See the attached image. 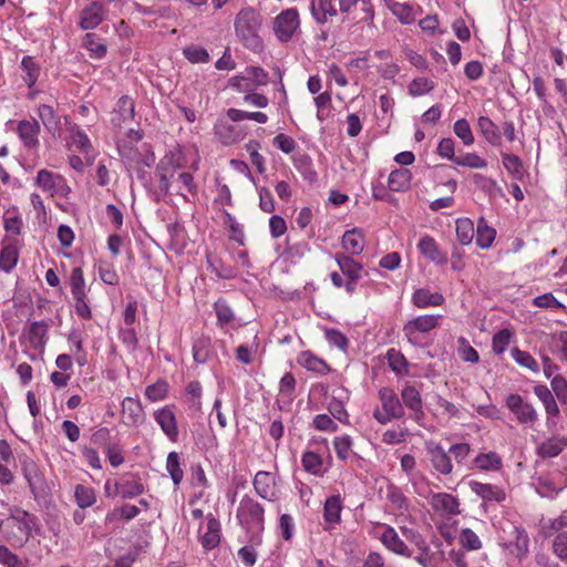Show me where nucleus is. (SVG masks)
<instances>
[{"mask_svg": "<svg viewBox=\"0 0 567 567\" xmlns=\"http://www.w3.org/2000/svg\"><path fill=\"white\" fill-rule=\"evenodd\" d=\"M261 25L260 14L252 8L241 9L234 22L236 35L249 50L258 52L262 49V41L258 34Z\"/></svg>", "mask_w": 567, "mask_h": 567, "instance_id": "obj_1", "label": "nucleus"}, {"mask_svg": "<svg viewBox=\"0 0 567 567\" xmlns=\"http://www.w3.org/2000/svg\"><path fill=\"white\" fill-rule=\"evenodd\" d=\"M183 167L182 156L179 153L169 151L157 163L155 175L158 178V187L165 195L169 193L172 181H176L178 169Z\"/></svg>", "mask_w": 567, "mask_h": 567, "instance_id": "obj_2", "label": "nucleus"}, {"mask_svg": "<svg viewBox=\"0 0 567 567\" xmlns=\"http://www.w3.org/2000/svg\"><path fill=\"white\" fill-rule=\"evenodd\" d=\"M237 518L246 528H264V507L249 496H244L237 509Z\"/></svg>", "mask_w": 567, "mask_h": 567, "instance_id": "obj_3", "label": "nucleus"}, {"mask_svg": "<svg viewBox=\"0 0 567 567\" xmlns=\"http://www.w3.org/2000/svg\"><path fill=\"white\" fill-rule=\"evenodd\" d=\"M506 406L520 424H534L538 420V413L535 408L530 403L525 402L519 394L511 393L507 395Z\"/></svg>", "mask_w": 567, "mask_h": 567, "instance_id": "obj_4", "label": "nucleus"}, {"mask_svg": "<svg viewBox=\"0 0 567 567\" xmlns=\"http://www.w3.org/2000/svg\"><path fill=\"white\" fill-rule=\"evenodd\" d=\"M299 27V14L296 9H287L275 19L274 30L281 42H288Z\"/></svg>", "mask_w": 567, "mask_h": 567, "instance_id": "obj_5", "label": "nucleus"}, {"mask_svg": "<svg viewBox=\"0 0 567 567\" xmlns=\"http://www.w3.org/2000/svg\"><path fill=\"white\" fill-rule=\"evenodd\" d=\"M21 467L24 478L27 480L30 491L35 498L45 493L47 483L38 464L30 457L21 460Z\"/></svg>", "mask_w": 567, "mask_h": 567, "instance_id": "obj_6", "label": "nucleus"}, {"mask_svg": "<svg viewBox=\"0 0 567 567\" xmlns=\"http://www.w3.org/2000/svg\"><path fill=\"white\" fill-rule=\"evenodd\" d=\"M106 12L102 2L92 1L80 11L78 24L82 30H93L104 21Z\"/></svg>", "mask_w": 567, "mask_h": 567, "instance_id": "obj_7", "label": "nucleus"}, {"mask_svg": "<svg viewBox=\"0 0 567 567\" xmlns=\"http://www.w3.org/2000/svg\"><path fill=\"white\" fill-rule=\"evenodd\" d=\"M439 326V317L433 315L419 316L403 327V333L412 344L417 343L416 333H426Z\"/></svg>", "mask_w": 567, "mask_h": 567, "instance_id": "obj_8", "label": "nucleus"}, {"mask_svg": "<svg viewBox=\"0 0 567 567\" xmlns=\"http://www.w3.org/2000/svg\"><path fill=\"white\" fill-rule=\"evenodd\" d=\"M145 492L141 477L135 473H126L115 484V493L124 499L134 498Z\"/></svg>", "mask_w": 567, "mask_h": 567, "instance_id": "obj_9", "label": "nucleus"}, {"mask_svg": "<svg viewBox=\"0 0 567 567\" xmlns=\"http://www.w3.org/2000/svg\"><path fill=\"white\" fill-rule=\"evenodd\" d=\"M154 419L165 435L173 442L178 439L177 421L174 413V406L166 405L154 412Z\"/></svg>", "mask_w": 567, "mask_h": 567, "instance_id": "obj_10", "label": "nucleus"}, {"mask_svg": "<svg viewBox=\"0 0 567 567\" xmlns=\"http://www.w3.org/2000/svg\"><path fill=\"white\" fill-rule=\"evenodd\" d=\"M135 115V103L134 100L128 95H122L112 112L111 123L115 127H122V125L128 121H132Z\"/></svg>", "mask_w": 567, "mask_h": 567, "instance_id": "obj_11", "label": "nucleus"}, {"mask_svg": "<svg viewBox=\"0 0 567 567\" xmlns=\"http://www.w3.org/2000/svg\"><path fill=\"white\" fill-rule=\"evenodd\" d=\"M433 468L442 475H450L453 471L451 455L440 444L426 446Z\"/></svg>", "mask_w": 567, "mask_h": 567, "instance_id": "obj_12", "label": "nucleus"}, {"mask_svg": "<svg viewBox=\"0 0 567 567\" xmlns=\"http://www.w3.org/2000/svg\"><path fill=\"white\" fill-rule=\"evenodd\" d=\"M17 133L27 148L32 150L39 146L40 124L35 118L20 121Z\"/></svg>", "mask_w": 567, "mask_h": 567, "instance_id": "obj_13", "label": "nucleus"}, {"mask_svg": "<svg viewBox=\"0 0 567 567\" xmlns=\"http://www.w3.org/2000/svg\"><path fill=\"white\" fill-rule=\"evenodd\" d=\"M514 540L505 544V547L509 549L518 561H522L529 551V537L525 528L514 526L513 528Z\"/></svg>", "mask_w": 567, "mask_h": 567, "instance_id": "obj_14", "label": "nucleus"}, {"mask_svg": "<svg viewBox=\"0 0 567 567\" xmlns=\"http://www.w3.org/2000/svg\"><path fill=\"white\" fill-rule=\"evenodd\" d=\"M417 249L425 258L436 265H445L447 262L446 254L441 251L436 240L429 235H424L419 240Z\"/></svg>", "mask_w": 567, "mask_h": 567, "instance_id": "obj_15", "label": "nucleus"}, {"mask_svg": "<svg viewBox=\"0 0 567 567\" xmlns=\"http://www.w3.org/2000/svg\"><path fill=\"white\" fill-rule=\"evenodd\" d=\"M254 488L256 493L264 499L275 502L277 493L275 481L269 472L259 471L254 478Z\"/></svg>", "mask_w": 567, "mask_h": 567, "instance_id": "obj_16", "label": "nucleus"}, {"mask_svg": "<svg viewBox=\"0 0 567 567\" xmlns=\"http://www.w3.org/2000/svg\"><path fill=\"white\" fill-rule=\"evenodd\" d=\"M430 504L435 512H442L447 515L460 514L458 499L447 493H435L430 498Z\"/></svg>", "mask_w": 567, "mask_h": 567, "instance_id": "obj_17", "label": "nucleus"}, {"mask_svg": "<svg viewBox=\"0 0 567 567\" xmlns=\"http://www.w3.org/2000/svg\"><path fill=\"white\" fill-rule=\"evenodd\" d=\"M401 530L406 539L413 542L415 546H419L420 554L415 556L414 559L421 566L429 567L432 563V555L430 553V547L424 538L412 528L402 527Z\"/></svg>", "mask_w": 567, "mask_h": 567, "instance_id": "obj_18", "label": "nucleus"}, {"mask_svg": "<svg viewBox=\"0 0 567 567\" xmlns=\"http://www.w3.org/2000/svg\"><path fill=\"white\" fill-rule=\"evenodd\" d=\"M534 393L544 404L545 411L547 413V424L549 425L553 423L555 425L556 422L553 421V419L558 416L560 411L550 390L547 388V385L537 384L534 386Z\"/></svg>", "mask_w": 567, "mask_h": 567, "instance_id": "obj_19", "label": "nucleus"}, {"mask_svg": "<svg viewBox=\"0 0 567 567\" xmlns=\"http://www.w3.org/2000/svg\"><path fill=\"white\" fill-rule=\"evenodd\" d=\"M567 446V437L551 436L537 445L536 453L542 458H551L558 456Z\"/></svg>", "mask_w": 567, "mask_h": 567, "instance_id": "obj_20", "label": "nucleus"}, {"mask_svg": "<svg viewBox=\"0 0 567 567\" xmlns=\"http://www.w3.org/2000/svg\"><path fill=\"white\" fill-rule=\"evenodd\" d=\"M379 396L382 402V409L390 412V416H395V419L403 417L404 410L402 403L391 388H381Z\"/></svg>", "mask_w": 567, "mask_h": 567, "instance_id": "obj_21", "label": "nucleus"}, {"mask_svg": "<svg viewBox=\"0 0 567 567\" xmlns=\"http://www.w3.org/2000/svg\"><path fill=\"white\" fill-rule=\"evenodd\" d=\"M470 487L484 501L501 503L506 498L505 492L496 485L472 481Z\"/></svg>", "mask_w": 567, "mask_h": 567, "instance_id": "obj_22", "label": "nucleus"}, {"mask_svg": "<svg viewBox=\"0 0 567 567\" xmlns=\"http://www.w3.org/2000/svg\"><path fill=\"white\" fill-rule=\"evenodd\" d=\"M382 544L391 551L402 555L405 557H411V551L404 542L399 537L395 529L391 526H386L384 532L381 535Z\"/></svg>", "mask_w": 567, "mask_h": 567, "instance_id": "obj_23", "label": "nucleus"}, {"mask_svg": "<svg viewBox=\"0 0 567 567\" xmlns=\"http://www.w3.org/2000/svg\"><path fill=\"white\" fill-rule=\"evenodd\" d=\"M403 404L414 412V420L420 421L424 416L422 399L419 391L411 385L403 388L401 391Z\"/></svg>", "mask_w": 567, "mask_h": 567, "instance_id": "obj_24", "label": "nucleus"}, {"mask_svg": "<svg viewBox=\"0 0 567 567\" xmlns=\"http://www.w3.org/2000/svg\"><path fill=\"white\" fill-rule=\"evenodd\" d=\"M206 532L202 535L200 542L206 550H212L220 543V523L213 515L207 516Z\"/></svg>", "mask_w": 567, "mask_h": 567, "instance_id": "obj_25", "label": "nucleus"}, {"mask_svg": "<svg viewBox=\"0 0 567 567\" xmlns=\"http://www.w3.org/2000/svg\"><path fill=\"white\" fill-rule=\"evenodd\" d=\"M342 248L350 255H360L364 249V236L358 228L347 230L341 240Z\"/></svg>", "mask_w": 567, "mask_h": 567, "instance_id": "obj_26", "label": "nucleus"}, {"mask_svg": "<svg viewBox=\"0 0 567 567\" xmlns=\"http://www.w3.org/2000/svg\"><path fill=\"white\" fill-rule=\"evenodd\" d=\"M122 412L126 425H137L143 421V408L137 400L125 398L122 402Z\"/></svg>", "mask_w": 567, "mask_h": 567, "instance_id": "obj_27", "label": "nucleus"}, {"mask_svg": "<svg viewBox=\"0 0 567 567\" xmlns=\"http://www.w3.org/2000/svg\"><path fill=\"white\" fill-rule=\"evenodd\" d=\"M310 10L316 22L320 24H324L329 17H336L338 13L332 0H312Z\"/></svg>", "mask_w": 567, "mask_h": 567, "instance_id": "obj_28", "label": "nucleus"}, {"mask_svg": "<svg viewBox=\"0 0 567 567\" xmlns=\"http://www.w3.org/2000/svg\"><path fill=\"white\" fill-rule=\"evenodd\" d=\"M297 361L305 369L322 375L330 371L329 364L323 359L315 355L311 351H302Z\"/></svg>", "mask_w": 567, "mask_h": 567, "instance_id": "obj_29", "label": "nucleus"}, {"mask_svg": "<svg viewBox=\"0 0 567 567\" xmlns=\"http://www.w3.org/2000/svg\"><path fill=\"white\" fill-rule=\"evenodd\" d=\"M334 259L347 278L359 279L363 269L362 265L357 262L351 256L338 252L334 255Z\"/></svg>", "mask_w": 567, "mask_h": 567, "instance_id": "obj_30", "label": "nucleus"}, {"mask_svg": "<svg viewBox=\"0 0 567 567\" xmlns=\"http://www.w3.org/2000/svg\"><path fill=\"white\" fill-rule=\"evenodd\" d=\"M20 68L23 71L22 79L29 89H32L40 75L41 66L31 55H24L21 60Z\"/></svg>", "mask_w": 567, "mask_h": 567, "instance_id": "obj_31", "label": "nucleus"}, {"mask_svg": "<svg viewBox=\"0 0 567 567\" xmlns=\"http://www.w3.org/2000/svg\"><path fill=\"white\" fill-rule=\"evenodd\" d=\"M414 306L417 308H426L431 306H441L444 297L439 292H431L429 289H416L412 297Z\"/></svg>", "mask_w": 567, "mask_h": 567, "instance_id": "obj_32", "label": "nucleus"}, {"mask_svg": "<svg viewBox=\"0 0 567 567\" xmlns=\"http://www.w3.org/2000/svg\"><path fill=\"white\" fill-rule=\"evenodd\" d=\"M213 354V346L209 337L200 336L195 339L193 343V358L194 361L204 364L206 363Z\"/></svg>", "mask_w": 567, "mask_h": 567, "instance_id": "obj_33", "label": "nucleus"}, {"mask_svg": "<svg viewBox=\"0 0 567 567\" xmlns=\"http://www.w3.org/2000/svg\"><path fill=\"white\" fill-rule=\"evenodd\" d=\"M49 326L45 321H34L28 329V340L34 349L43 348L47 342Z\"/></svg>", "mask_w": 567, "mask_h": 567, "instance_id": "obj_34", "label": "nucleus"}, {"mask_svg": "<svg viewBox=\"0 0 567 567\" xmlns=\"http://www.w3.org/2000/svg\"><path fill=\"white\" fill-rule=\"evenodd\" d=\"M83 47L90 52V56L94 59H102L107 52V48L103 39L93 32L85 34L83 39Z\"/></svg>", "mask_w": 567, "mask_h": 567, "instance_id": "obj_35", "label": "nucleus"}, {"mask_svg": "<svg viewBox=\"0 0 567 567\" xmlns=\"http://www.w3.org/2000/svg\"><path fill=\"white\" fill-rule=\"evenodd\" d=\"M412 174L406 168L394 169L388 181V186L392 192H405L410 187Z\"/></svg>", "mask_w": 567, "mask_h": 567, "instance_id": "obj_36", "label": "nucleus"}, {"mask_svg": "<svg viewBox=\"0 0 567 567\" xmlns=\"http://www.w3.org/2000/svg\"><path fill=\"white\" fill-rule=\"evenodd\" d=\"M480 132L492 145H498L501 142V131L498 126L488 117L480 116L477 120Z\"/></svg>", "mask_w": 567, "mask_h": 567, "instance_id": "obj_37", "label": "nucleus"}, {"mask_svg": "<svg viewBox=\"0 0 567 567\" xmlns=\"http://www.w3.org/2000/svg\"><path fill=\"white\" fill-rule=\"evenodd\" d=\"M495 236L496 230L487 225L484 217H481L476 228V245L482 249H487L492 246Z\"/></svg>", "mask_w": 567, "mask_h": 567, "instance_id": "obj_38", "label": "nucleus"}, {"mask_svg": "<svg viewBox=\"0 0 567 567\" xmlns=\"http://www.w3.org/2000/svg\"><path fill=\"white\" fill-rule=\"evenodd\" d=\"M70 140L76 150L82 154L93 152V146L85 132L76 124L70 127Z\"/></svg>", "mask_w": 567, "mask_h": 567, "instance_id": "obj_39", "label": "nucleus"}, {"mask_svg": "<svg viewBox=\"0 0 567 567\" xmlns=\"http://www.w3.org/2000/svg\"><path fill=\"white\" fill-rule=\"evenodd\" d=\"M342 509V502L340 495H332L324 502L323 517L326 522L338 524L340 522V513Z\"/></svg>", "mask_w": 567, "mask_h": 567, "instance_id": "obj_40", "label": "nucleus"}, {"mask_svg": "<svg viewBox=\"0 0 567 567\" xmlns=\"http://www.w3.org/2000/svg\"><path fill=\"white\" fill-rule=\"evenodd\" d=\"M19 250L16 244L4 245L0 251V269L10 272L17 265Z\"/></svg>", "mask_w": 567, "mask_h": 567, "instance_id": "obj_41", "label": "nucleus"}, {"mask_svg": "<svg viewBox=\"0 0 567 567\" xmlns=\"http://www.w3.org/2000/svg\"><path fill=\"white\" fill-rule=\"evenodd\" d=\"M474 463L482 471H498L502 467V458L496 452L481 453Z\"/></svg>", "mask_w": 567, "mask_h": 567, "instance_id": "obj_42", "label": "nucleus"}, {"mask_svg": "<svg viewBox=\"0 0 567 567\" xmlns=\"http://www.w3.org/2000/svg\"><path fill=\"white\" fill-rule=\"evenodd\" d=\"M74 498L81 509L92 506L96 502L95 491L91 486L78 484L74 488Z\"/></svg>", "mask_w": 567, "mask_h": 567, "instance_id": "obj_43", "label": "nucleus"}, {"mask_svg": "<svg viewBox=\"0 0 567 567\" xmlns=\"http://www.w3.org/2000/svg\"><path fill=\"white\" fill-rule=\"evenodd\" d=\"M502 161L507 172L516 179L523 181L526 175L522 159L514 154H502Z\"/></svg>", "mask_w": 567, "mask_h": 567, "instance_id": "obj_44", "label": "nucleus"}, {"mask_svg": "<svg viewBox=\"0 0 567 567\" xmlns=\"http://www.w3.org/2000/svg\"><path fill=\"white\" fill-rule=\"evenodd\" d=\"M474 224L468 218H460L456 220V236L461 245L467 246L474 238Z\"/></svg>", "mask_w": 567, "mask_h": 567, "instance_id": "obj_45", "label": "nucleus"}, {"mask_svg": "<svg viewBox=\"0 0 567 567\" xmlns=\"http://www.w3.org/2000/svg\"><path fill=\"white\" fill-rule=\"evenodd\" d=\"M92 434L90 437L91 444L94 446V449H106L109 445H111L114 441H116V437H112L111 430L104 426H99L95 429H92Z\"/></svg>", "mask_w": 567, "mask_h": 567, "instance_id": "obj_46", "label": "nucleus"}, {"mask_svg": "<svg viewBox=\"0 0 567 567\" xmlns=\"http://www.w3.org/2000/svg\"><path fill=\"white\" fill-rule=\"evenodd\" d=\"M386 359L390 368L396 374H408L409 373V362L405 357L394 348H391L386 352Z\"/></svg>", "mask_w": 567, "mask_h": 567, "instance_id": "obj_47", "label": "nucleus"}, {"mask_svg": "<svg viewBox=\"0 0 567 567\" xmlns=\"http://www.w3.org/2000/svg\"><path fill=\"white\" fill-rule=\"evenodd\" d=\"M301 463H302L303 468L308 473H311L313 475H322L323 474V471H322L323 461L319 454L311 452V451H307L303 453V455L301 457Z\"/></svg>", "mask_w": 567, "mask_h": 567, "instance_id": "obj_48", "label": "nucleus"}, {"mask_svg": "<svg viewBox=\"0 0 567 567\" xmlns=\"http://www.w3.org/2000/svg\"><path fill=\"white\" fill-rule=\"evenodd\" d=\"M176 182L178 184L177 195L186 198L185 192L190 194L192 196H196L198 193V187L194 182V176L188 172L178 173L176 177Z\"/></svg>", "mask_w": 567, "mask_h": 567, "instance_id": "obj_49", "label": "nucleus"}, {"mask_svg": "<svg viewBox=\"0 0 567 567\" xmlns=\"http://www.w3.org/2000/svg\"><path fill=\"white\" fill-rule=\"evenodd\" d=\"M389 9L403 24H411L415 21L413 8L409 3L393 2Z\"/></svg>", "mask_w": 567, "mask_h": 567, "instance_id": "obj_50", "label": "nucleus"}, {"mask_svg": "<svg viewBox=\"0 0 567 567\" xmlns=\"http://www.w3.org/2000/svg\"><path fill=\"white\" fill-rule=\"evenodd\" d=\"M296 384V379L290 372L285 373L280 379L279 396H281L287 403H291L295 399Z\"/></svg>", "mask_w": 567, "mask_h": 567, "instance_id": "obj_51", "label": "nucleus"}, {"mask_svg": "<svg viewBox=\"0 0 567 567\" xmlns=\"http://www.w3.org/2000/svg\"><path fill=\"white\" fill-rule=\"evenodd\" d=\"M227 116L233 122H240L244 120H252L260 124H265L268 121L267 114L262 112H246L238 109H229L227 111Z\"/></svg>", "mask_w": 567, "mask_h": 567, "instance_id": "obj_52", "label": "nucleus"}, {"mask_svg": "<svg viewBox=\"0 0 567 567\" xmlns=\"http://www.w3.org/2000/svg\"><path fill=\"white\" fill-rule=\"evenodd\" d=\"M214 310L216 312L217 322L220 327L227 326L235 318L234 311L231 310V308L229 307L225 299H218L214 303Z\"/></svg>", "mask_w": 567, "mask_h": 567, "instance_id": "obj_53", "label": "nucleus"}, {"mask_svg": "<svg viewBox=\"0 0 567 567\" xmlns=\"http://www.w3.org/2000/svg\"><path fill=\"white\" fill-rule=\"evenodd\" d=\"M435 87V83L427 78H415L409 84V94L411 96H421L430 93Z\"/></svg>", "mask_w": 567, "mask_h": 567, "instance_id": "obj_54", "label": "nucleus"}, {"mask_svg": "<svg viewBox=\"0 0 567 567\" xmlns=\"http://www.w3.org/2000/svg\"><path fill=\"white\" fill-rule=\"evenodd\" d=\"M352 445H353V441L350 435L344 434L341 436H336L333 440V447H334L337 457L340 461L348 460L352 452V450H351Z\"/></svg>", "mask_w": 567, "mask_h": 567, "instance_id": "obj_55", "label": "nucleus"}, {"mask_svg": "<svg viewBox=\"0 0 567 567\" xmlns=\"http://www.w3.org/2000/svg\"><path fill=\"white\" fill-rule=\"evenodd\" d=\"M56 178L62 179L60 175H54L48 169H40L37 175V185L42 188V190L53 194L56 192Z\"/></svg>", "mask_w": 567, "mask_h": 567, "instance_id": "obj_56", "label": "nucleus"}, {"mask_svg": "<svg viewBox=\"0 0 567 567\" xmlns=\"http://www.w3.org/2000/svg\"><path fill=\"white\" fill-rule=\"evenodd\" d=\"M166 470L169 473L174 485H179L184 477V473L181 468L179 456L177 452H171L168 454L166 461Z\"/></svg>", "mask_w": 567, "mask_h": 567, "instance_id": "obj_57", "label": "nucleus"}, {"mask_svg": "<svg viewBox=\"0 0 567 567\" xmlns=\"http://www.w3.org/2000/svg\"><path fill=\"white\" fill-rule=\"evenodd\" d=\"M38 114L48 131H55L59 127V118L51 105H40Z\"/></svg>", "mask_w": 567, "mask_h": 567, "instance_id": "obj_58", "label": "nucleus"}, {"mask_svg": "<svg viewBox=\"0 0 567 567\" xmlns=\"http://www.w3.org/2000/svg\"><path fill=\"white\" fill-rule=\"evenodd\" d=\"M565 527H567V516L560 515L554 519L542 523L540 533L545 538H548Z\"/></svg>", "mask_w": 567, "mask_h": 567, "instance_id": "obj_59", "label": "nucleus"}, {"mask_svg": "<svg viewBox=\"0 0 567 567\" xmlns=\"http://www.w3.org/2000/svg\"><path fill=\"white\" fill-rule=\"evenodd\" d=\"M70 288L73 297L86 295L85 280L81 267L72 269L70 275Z\"/></svg>", "mask_w": 567, "mask_h": 567, "instance_id": "obj_60", "label": "nucleus"}, {"mask_svg": "<svg viewBox=\"0 0 567 567\" xmlns=\"http://www.w3.org/2000/svg\"><path fill=\"white\" fill-rule=\"evenodd\" d=\"M453 131L455 135L462 140L465 146L474 143V135L472 133L470 123L465 118H460L454 123Z\"/></svg>", "mask_w": 567, "mask_h": 567, "instance_id": "obj_61", "label": "nucleus"}, {"mask_svg": "<svg viewBox=\"0 0 567 567\" xmlns=\"http://www.w3.org/2000/svg\"><path fill=\"white\" fill-rule=\"evenodd\" d=\"M460 544L467 550H477L482 547L480 537L471 528H463L461 530Z\"/></svg>", "mask_w": 567, "mask_h": 567, "instance_id": "obj_62", "label": "nucleus"}, {"mask_svg": "<svg viewBox=\"0 0 567 567\" xmlns=\"http://www.w3.org/2000/svg\"><path fill=\"white\" fill-rule=\"evenodd\" d=\"M454 163L470 168H485L487 166V162L476 153H466L463 156H457Z\"/></svg>", "mask_w": 567, "mask_h": 567, "instance_id": "obj_63", "label": "nucleus"}, {"mask_svg": "<svg viewBox=\"0 0 567 567\" xmlns=\"http://www.w3.org/2000/svg\"><path fill=\"white\" fill-rule=\"evenodd\" d=\"M512 357L519 365L525 367L533 372L539 371L537 361L528 352L522 351L518 348H513Z\"/></svg>", "mask_w": 567, "mask_h": 567, "instance_id": "obj_64", "label": "nucleus"}]
</instances>
